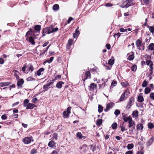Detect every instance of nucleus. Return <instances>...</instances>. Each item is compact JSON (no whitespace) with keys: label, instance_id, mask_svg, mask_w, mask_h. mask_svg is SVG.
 I'll list each match as a JSON object with an SVG mask.
<instances>
[{"label":"nucleus","instance_id":"1","mask_svg":"<svg viewBox=\"0 0 154 154\" xmlns=\"http://www.w3.org/2000/svg\"><path fill=\"white\" fill-rule=\"evenodd\" d=\"M32 141H33L32 137H26L23 140V142L24 143L28 144L30 143Z\"/></svg>","mask_w":154,"mask_h":154},{"label":"nucleus","instance_id":"2","mask_svg":"<svg viewBox=\"0 0 154 154\" xmlns=\"http://www.w3.org/2000/svg\"><path fill=\"white\" fill-rule=\"evenodd\" d=\"M128 128H130L131 127H132L133 129H135V122L134 121L132 120V119H131L128 122Z\"/></svg>","mask_w":154,"mask_h":154},{"label":"nucleus","instance_id":"3","mask_svg":"<svg viewBox=\"0 0 154 154\" xmlns=\"http://www.w3.org/2000/svg\"><path fill=\"white\" fill-rule=\"evenodd\" d=\"M114 105V103L112 102H110L108 103L106 105V109H104V111L105 112L108 111L109 109H110L112 108Z\"/></svg>","mask_w":154,"mask_h":154},{"label":"nucleus","instance_id":"4","mask_svg":"<svg viewBox=\"0 0 154 154\" xmlns=\"http://www.w3.org/2000/svg\"><path fill=\"white\" fill-rule=\"evenodd\" d=\"M53 82H51L48 83L47 84L44 85L43 88L44 89H45V91L47 90L49 88L51 87V85L53 84Z\"/></svg>","mask_w":154,"mask_h":154},{"label":"nucleus","instance_id":"5","mask_svg":"<svg viewBox=\"0 0 154 154\" xmlns=\"http://www.w3.org/2000/svg\"><path fill=\"white\" fill-rule=\"evenodd\" d=\"M136 45L139 50H141V48H140L142 46V42L139 39H138L136 42Z\"/></svg>","mask_w":154,"mask_h":154},{"label":"nucleus","instance_id":"6","mask_svg":"<svg viewBox=\"0 0 154 154\" xmlns=\"http://www.w3.org/2000/svg\"><path fill=\"white\" fill-rule=\"evenodd\" d=\"M133 4H131L128 1H126L123 4V8H127L130 6H131Z\"/></svg>","mask_w":154,"mask_h":154},{"label":"nucleus","instance_id":"7","mask_svg":"<svg viewBox=\"0 0 154 154\" xmlns=\"http://www.w3.org/2000/svg\"><path fill=\"white\" fill-rule=\"evenodd\" d=\"M97 86L96 84L94 83H92L90 85V86H89V90H94V89L96 88Z\"/></svg>","mask_w":154,"mask_h":154},{"label":"nucleus","instance_id":"8","mask_svg":"<svg viewBox=\"0 0 154 154\" xmlns=\"http://www.w3.org/2000/svg\"><path fill=\"white\" fill-rule=\"evenodd\" d=\"M132 98H131L129 101L127 105L126 106V109H129L132 105Z\"/></svg>","mask_w":154,"mask_h":154},{"label":"nucleus","instance_id":"9","mask_svg":"<svg viewBox=\"0 0 154 154\" xmlns=\"http://www.w3.org/2000/svg\"><path fill=\"white\" fill-rule=\"evenodd\" d=\"M49 34L48 31V28L46 27L43 30V33L42 34V36H44L45 35V34Z\"/></svg>","mask_w":154,"mask_h":154},{"label":"nucleus","instance_id":"10","mask_svg":"<svg viewBox=\"0 0 154 154\" xmlns=\"http://www.w3.org/2000/svg\"><path fill=\"white\" fill-rule=\"evenodd\" d=\"M148 49L146 50V51L147 50H154V44L153 43H151L149 44L148 47L147 48Z\"/></svg>","mask_w":154,"mask_h":154},{"label":"nucleus","instance_id":"11","mask_svg":"<svg viewBox=\"0 0 154 154\" xmlns=\"http://www.w3.org/2000/svg\"><path fill=\"white\" fill-rule=\"evenodd\" d=\"M123 119L125 122H129L132 119L130 116L127 117L124 116H123Z\"/></svg>","mask_w":154,"mask_h":154},{"label":"nucleus","instance_id":"12","mask_svg":"<svg viewBox=\"0 0 154 154\" xmlns=\"http://www.w3.org/2000/svg\"><path fill=\"white\" fill-rule=\"evenodd\" d=\"M64 83L63 82L60 81L57 83L56 87L59 88H61L62 87V85Z\"/></svg>","mask_w":154,"mask_h":154},{"label":"nucleus","instance_id":"13","mask_svg":"<svg viewBox=\"0 0 154 154\" xmlns=\"http://www.w3.org/2000/svg\"><path fill=\"white\" fill-rule=\"evenodd\" d=\"M86 77L84 78V79H83V81L85 82L86 80L87 79L89 78L90 79L91 78V75H90V73L89 71H87L86 72L85 74Z\"/></svg>","mask_w":154,"mask_h":154},{"label":"nucleus","instance_id":"14","mask_svg":"<svg viewBox=\"0 0 154 154\" xmlns=\"http://www.w3.org/2000/svg\"><path fill=\"white\" fill-rule=\"evenodd\" d=\"M78 28L79 27L76 29L75 32L73 34V37L74 38H77L79 34V30H77Z\"/></svg>","mask_w":154,"mask_h":154},{"label":"nucleus","instance_id":"15","mask_svg":"<svg viewBox=\"0 0 154 154\" xmlns=\"http://www.w3.org/2000/svg\"><path fill=\"white\" fill-rule=\"evenodd\" d=\"M34 69L32 65L30 64L29 65L28 67V71L30 72H32Z\"/></svg>","mask_w":154,"mask_h":154},{"label":"nucleus","instance_id":"16","mask_svg":"<svg viewBox=\"0 0 154 154\" xmlns=\"http://www.w3.org/2000/svg\"><path fill=\"white\" fill-rule=\"evenodd\" d=\"M35 105L31 103L28 104L27 106H26V109H32L34 107Z\"/></svg>","mask_w":154,"mask_h":154},{"label":"nucleus","instance_id":"17","mask_svg":"<svg viewBox=\"0 0 154 154\" xmlns=\"http://www.w3.org/2000/svg\"><path fill=\"white\" fill-rule=\"evenodd\" d=\"M126 91L124 92L123 94H122L119 100L120 101H122L124 100L126 98L125 96V94Z\"/></svg>","mask_w":154,"mask_h":154},{"label":"nucleus","instance_id":"18","mask_svg":"<svg viewBox=\"0 0 154 154\" xmlns=\"http://www.w3.org/2000/svg\"><path fill=\"white\" fill-rule=\"evenodd\" d=\"M143 126L142 124L140 123V124H138L137 125V130H142L143 129Z\"/></svg>","mask_w":154,"mask_h":154},{"label":"nucleus","instance_id":"19","mask_svg":"<svg viewBox=\"0 0 154 154\" xmlns=\"http://www.w3.org/2000/svg\"><path fill=\"white\" fill-rule=\"evenodd\" d=\"M24 82L23 79H21L20 80L17 82V85L19 86H20L23 84Z\"/></svg>","mask_w":154,"mask_h":154},{"label":"nucleus","instance_id":"20","mask_svg":"<svg viewBox=\"0 0 154 154\" xmlns=\"http://www.w3.org/2000/svg\"><path fill=\"white\" fill-rule=\"evenodd\" d=\"M10 84V82H1L0 83V86L3 87L9 85Z\"/></svg>","mask_w":154,"mask_h":154},{"label":"nucleus","instance_id":"21","mask_svg":"<svg viewBox=\"0 0 154 154\" xmlns=\"http://www.w3.org/2000/svg\"><path fill=\"white\" fill-rule=\"evenodd\" d=\"M146 63L147 65L149 66V67L150 66H153V65L152 62L149 60H146Z\"/></svg>","mask_w":154,"mask_h":154},{"label":"nucleus","instance_id":"22","mask_svg":"<svg viewBox=\"0 0 154 154\" xmlns=\"http://www.w3.org/2000/svg\"><path fill=\"white\" fill-rule=\"evenodd\" d=\"M138 114V112L137 110H135L133 112L132 116L133 117H137Z\"/></svg>","mask_w":154,"mask_h":154},{"label":"nucleus","instance_id":"23","mask_svg":"<svg viewBox=\"0 0 154 154\" xmlns=\"http://www.w3.org/2000/svg\"><path fill=\"white\" fill-rule=\"evenodd\" d=\"M44 69L43 68H40L37 72V75L39 76L41 75V72H43Z\"/></svg>","mask_w":154,"mask_h":154},{"label":"nucleus","instance_id":"24","mask_svg":"<svg viewBox=\"0 0 154 154\" xmlns=\"http://www.w3.org/2000/svg\"><path fill=\"white\" fill-rule=\"evenodd\" d=\"M29 100L28 99H26L24 101L23 106L24 107H26L27 106Z\"/></svg>","mask_w":154,"mask_h":154},{"label":"nucleus","instance_id":"25","mask_svg":"<svg viewBox=\"0 0 154 154\" xmlns=\"http://www.w3.org/2000/svg\"><path fill=\"white\" fill-rule=\"evenodd\" d=\"M138 101L140 102H142L143 101L144 99L142 96H139L138 97Z\"/></svg>","mask_w":154,"mask_h":154},{"label":"nucleus","instance_id":"26","mask_svg":"<svg viewBox=\"0 0 154 154\" xmlns=\"http://www.w3.org/2000/svg\"><path fill=\"white\" fill-rule=\"evenodd\" d=\"M54 58V57H51L50 58V59L49 60H47L45 61L44 62V64L46 63H50L52 62L53 59Z\"/></svg>","mask_w":154,"mask_h":154},{"label":"nucleus","instance_id":"27","mask_svg":"<svg viewBox=\"0 0 154 154\" xmlns=\"http://www.w3.org/2000/svg\"><path fill=\"white\" fill-rule=\"evenodd\" d=\"M69 113L66 111L63 112V115L64 118H67L69 115Z\"/></svg>","mask_w":154,"mask_h":154},{"label":"nucleus","instance_id":"28","mask_svg":"<svg viewBox=\"0 0 154 154\" xmlns=\"http://www.w3.org/2000/svg\"><path fill=\"white\" fill-rule=\"evenodd\" d=\"M153 142H154V137H152L148 141V143L149 144H151L153 143Z\"/></svg>","mask_w":154,"mask_h":154},{"label":"nucleus","instance_id":"29","mask_svg":"<svg viewBox=\"0 0 154 154\" xmlns=\"http://www.w3.org/2000/svg\"><path fill=\"white\" fill-rule=\"evenodd\" d=\"M59 9V6L57 4L54 5L53 7V9L54 11L57 10Z\"/></svg>","mask_w":154,"mask_h":154},{"label":"nucleus","instance_id":"30","mask_svg":"<svg viewBox=\"0 0 154 154\" xmlns=\"http://www.w3.org/2000/svg\"><path fill=\"white\" fill-rule=\"evenodd\" d=\"M77 137L79 138V139H82L84 138V137L82 135L81 133L80 132H78L76 134Z\"/></svg>","mask_w":154,"mask_h":154},{"label":"nucleus","instance_id":"31","mask_svg":"<svg viewBox=\"0 0 154 154\" xmlns=\"http://www.w3.org/2000/svg\"><path fill=\"white\" fill-rule=\"evenodd\" d=\"M114 63V60L113 59H111L109 60L108 61V64L110 65H113Z\"/></svg>","mask_w":154,"mask_h":154},{"label":"nucleus","instance_id":"32","mask_svg":"<svg viewBox=\"0 0 154 154\" xmlns=\"http://www.w3.org/2000/svg\"><path fill=\"white\" fill-rule=\"evenodd\" d=\"M41 26L39 25H36L34 27V29L35 30L37 31H39L41 29Z\"/></svg>","mask_w":154,"mask_h":154},{"label":"nucleus","instance_id":"33","mask_svg":"<svg viewBox=\"0 0 154 154\" xmlns=\"http://www.w3.org/2000/svg\"><path fill=\"white\" fill-rule=\"evenodd\" d=\"M151 91V89L148 87L146 88L145 89V93L146 94H147L149 93Z\"/></svg>","mask_w":154,"mask_h":154},{"label":"nucleus","instance_id":"34","mask_svg":"<svg viewBox=\"0 0 154 154\" xmlns=\"http://www.w3.org/2000/svg\"><path fill=\"white\" fill-rule=\"evenodd\" d=\"M131 54L128 57V59L130 60H132L134 58V56L133 53L131 52Z\"/></svg>","mask_w":154,"mask_h":154},{"label":"nucleus","instance_id":"35","mask_svg":"<svg viewBox=\"0 0 154 154\" xmlns=\"http://www.w3.org/2000/svg\"><path fill=\"white\" fill-rule=\"evenodd\" d=\"M137 68V66L135 65H134L132 66L131 69L132 71L135 72Z\"/></svg>","mask_w":154,"mask_h":154},{"label":"nucleus","instance_id":"36","mask_svg":"<svg viewBox=\"0 0 154 154\" xmlns=\"http://www.w3.org/2000/svg\"><path fill=\"white\" fill-rule=\"evenodd\" d=\"M102 122V120L101 119H98L97 121V124L98 125H100Z\"/></svg>","mask_w":154,"mask_h":154},{"label":"nucleus","instance_id":"37","mask_svg":"<svg viewBox=\"0 0 154 154\" xmlns=\"http://www.w3.org/2000/svg\"><path fill=\"white\" fill-rule=\"evenodd\" d=\"M103 110V107L99 105L98 106V111L99 112H101Z\"/></svg>","mask_w":154,"mask_h":154},{"label":"nucleus","instance_id":"38","mask_svg":"<svg viewBox=\"0 0 154 154\" xmlns=\"http://www.w3.org/2000/svg\"><path fill=\"white\" fill-rule=\"evenodd\" d=\"M135 130V129H133L132 128V127H131V128H130V129L129 130V134L130 135H132L134 134L133 133V130Z\"/></svg>","mask_w":154,"mask_h":154},{"label":"nucleus","instance_id":"39","mask_svg":"<svg viewBox=\"0 0 154 154\" xmlns=\"http://www.w3.org/2000/svg\"><path fill=\"white\" fill-rule=\"evenodd\" d=\"M150 69L149 70V72L150 73V75H151L153 72V66H150Z\"/></svg>","mask_w":154,"mask_h":154},{"label":"nucleus","instance_id":"40","mask_svg":"<svg viewBox=\"0 0 154 154\" xmlns=\"http://www.w3.org/2000/svg\"><path fill=\"white\" fill-rule=\"evenodd\" d=\"M149 27L150 32L152 33H153L154 32V27L153 26Z\"/></svg>","mask_w":154,"mask_h":154},{"label":"nucleus","instance_id":"41","mask_svg":"<svg viewBox=\"0 0 154 154\" xmlns=\"http://www.w3.org/2000/svg\"><path fill=\"white\" fill-rule=\"evenodd\" d=\"M29 41L30 42H31L32 45H34L35 43L34 40L33 38H32V37H30L29 38Z\"/></svg>","mask_w":154,"mask_h":154},{"label":"nucleus","instance_id":"42","mask_svg":"<svg viewBox=\"0 0 154 154\" xmlns=\"http://www.w3.org/2000/svg\"><path fill=\"white\" fill-rule=\"evenodd\" d=\"M120 113V112L119 109H116L114 112V114L117 116Z\"/></svg>","mask_w":154,"mask_h":154},{"label":"nucleus","instance_id":"43","mask_svg":"<svg viewBox=\"0 0 154 154\" xmlns=\"http://www.w3.org/2000/svg\"><path fill=\"white\" fill-rule=\"evenodd\" d=\"M112 127L113 129H116L117 127V124L116 123H113L112 125Z\"/></svg>","mask_w":154,"mask_h":154},{"label":"nucleus","instance_id":"44","mask_svg":"<svg viewBox=\"0 0 154 154\" xmlns=\"http://www.w3.org/2000/svg\"><path fill=\"white\" fill-rule=\"evenodd\" d=\"M147 85V83L146 80H144L142 84V86L143 87H145Z\"/></svg>","mask_w":154,"mask_h":154},{"label":"nucleus","instance_id":"45","mask_svg":"<svg viewBox=\"0 0 154 154\" xmlns=\"http://www.w3.org/2000/svg\"><path fill=\"white\" fill-rule=\"evenodd\" d=\"M149 97L152 100H154V93H151L150 94Z\"/></svg>","mask_w":154,"mask_h":154},{"label":"nucleus","instance_id":"46","mask_svg":"<svg viewBox=\"0 0 154 154\" xmlns=\"http://www.w3.org/2000/svg\"><path fill=\"white\" fill-rule=\"evenodd\" d=\"M52 138L53 140H57V134L56 133L54 134Z\"/></svg>","mask_w":154,"mask_h":154},{"label":"nucleus","instance_id":"47","mask_svg":"<svg viewBox=\"0 0 154 154\" xmlns=\"http://www.w3.org/2000/svg\"><path fill=\"white\" fill-rule=\"evenodd\" d=\"M148 125L149 128L150 129H152L154 127L152 123H149Z\"/></svg>","mask_w":154,"mask_h":154},{"label":"nucleus","instance_id":"48","mask_svg":"<svg viewBox=\"0 0 154 154\" xmlns=\"http://www.w3.org/2000/svg\"><path fill=\"white\" fill-rule=\"evenodd\" d=\"M48 28V31L49 33H52L53 32V27H50Z\"/></svg>","mask_w":154,"mask_h":154},{"label":"nucleus","instance_id":"49","mask_svg":"<svg viewBox=\"0 0 154 154\" xmlns=\"http://www.w3.org/2000/svg\"><path fill=\"white\" fill-rule=\"evenodd\" d=\"M120 127L121 128V131L122 132L124 131H126L127 130V128H125V126H120Z\"/></svg>","mask_w":154,"mask_h":154},{"label":"nucleus","instance_id":"50","mask_svg":"<svg viewBox=\"0 0 154 154\" xmlns=\"http://www.w3.org/2000/svg\"><path fill=\"white\" fill-rule=\"evenodd\" d=\"M121 84L124 87H125L127 86L128 85V83L127 82H122L121 83Z\"/></svg>","mask_w":154,"mask_h":154},{"label":"nucleus","instance_id":"51","mask_svg":"<svg viewBox=\"0 0 154 154\" xmlns=\"http://www.w3.org/2000/svg\"><path fill=\"white\" fill-rule=\"evenodd\" d=\"M7 117L6 114L2 115L1 116V118L3 120H5L7 119Z\"/></svg>","mask_w":154,"mask_h":154},{"label":"nucleus","instance_id":"52","mask_svg":"<svg viewBox=\"0 0 154 154\" xmlns=\"http://www.w3.org/2000/svg\"><path fill=\"white\" fill-rule=\"evenodd\" d=\"M19 101H18L16 102V103H13L12 105V107H15L16 105H18L19 104Z\"/></svg>","mask_w":154,"mask_h":154},{"label":"nucleus","instance_id":"53","mask_svg":"<svg viewBox=\"0 0 154 154\" xmlns=\"http://www.w3.org/2000/svg\"><path fill=\"white\" fill-rule=\"evenodd\" d=\"M134 147V145H128L127 148L128 149H130Z\"/></svg>","mask_w":154,"mask_h":154},{"label":"nucleus","instance_id":"54","mask_svg":"<svg viewBox=\"0 0 154 154\" xmlns=\"http://www.w3.org/2000/svg\"><path fill=\"white\" fill-rule=\"evenodd\" d=\"M36 152V150L35 149H33L31 150V154H35Z\"/></svg>","mask_w":154,"mask_h":154},{"label":"nucleus","instance_id":"55","mask_svg":"<svg viewBox=\"0 0 154 154\" xmlns=\"http://www.w3.org/2000/svg\"><path fill=\"white\" fill-rule=\"evenodd\" d=\"M117 84V82L116 81H113L111 83V85L112 86H114Z\"/></svg>","mask_w":154,"mask_h":154},{"label":"nucleus","instance_id":"56","mask_svg":"<svg viewBox=\"0 0 154 154\" xmlns=\"http://www.w3.org/2000/svg\"><path fill=\"white\" fill-rule=\"evenodd\" d=\"M61 77V76L60 75H57L55 77L54 79L55 80H56L60 78Z\"/></svg>","mask_w":154,"mask_h":154},{"label":"nucleus","instance_id":"57","mask_svg":"<svg viewBox=\"0 0 154 154\" xmlns=\"http://www.w3.org/2000/svg\"><path fill=\"white\" fill-rule=\"evenodd\" d=\"M38 100V99L36 97L33 99L32 100V102L33 103H35Z\"/></svg>","mask_w":154,"mask_h":154},{"label":"nucleus","instance_id":"58","mask_svg":"<svg viewBox=\"0 0 154 154\" xmlns=\"http://www.w3.org/2000/svg\"><path fill=\"white\" fill-rule=\"evenodd\" d=\"M120 31L121 32H126L127 30L126 29L122 28L120 29Z\"/></svg>","mask_w":154,"mask_h":154},{"label":"nucleus","instance_id":"59","mask_svg":"<svg viewBox=\"0 0 154 154\" xmlns=\"http://www.w3.org/2000/svg\"><path fill=\"white\" fill-rule=\"evenodd\" d=\"M26 64H25L22 68V71H23V72H24L26 70Z\"/></svg>","mask_w":154,"mask_h":154},{"label":"nucleus","instance_id":"60","mask_svg":"<svg viewBox=\"0 0 154 154\" xmlns=\"http://www.w3.org/2000/svg\"><path fill=\"white\" fill-rule=\"evenodd\" d=\"M73 20V19L71 17H70L69 18V19L67 20V23H69L71 21Z\"/></svg>","mask_w":154,"mask_h":154},{"label":"nucleus","instance_id":"61","mask_svg":"<svg viewBox=\"0 0 154 154\" xmlns=\"http://www.w3.org/2000/svg\"><path fill=\"white\" fill-rule=\"evenodd\" d=\"M72 40L71 39H70L68 41V44L69 45H71L72 44Z\"/></svg>","mask_w":154,"mask_h":154},{"label":"nucleus","instance_id":"62","mask_svg":"<svg viewBox=\"0 0 154 154\" xmlns=\"http://www.w3.org/2000/svg\"><path fill=\"white\" fill-rule=\"evenodd\" d=\"M4 60L2 58H0V64H2L4 63Z\"/></svg>","mask_w":154,"mask_h":154},{"label":"nucleus","instance_id":"63","mask_svg":"<svg viewBox=\"0 0 154 154\" xmlns=\"http://www.w3.org/2000/svg\"><path fill=\"white\" fill-rule=\"evenodd\" d=\"M58 29L57 27L54 28L53 27V32H56V31H57L58 30Z\"/></svg>","mask_w":154,"mask_h":154},{"label":"nucleus","instance_id":"64","mask_svg":"<svg viewBox=\"0 0 154 154\" xmlns=\"http://www.w3.org/2000/svg\"><path fill=\"white\" fill-rule=\"evenodd\" d=\"M133 152L132 151H128L126 152L125 154H132Z\"/></svg>","mask_w":154,"mask_h":154}]
</instances>
